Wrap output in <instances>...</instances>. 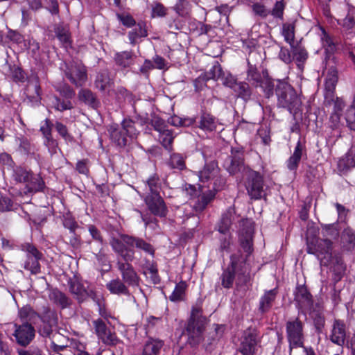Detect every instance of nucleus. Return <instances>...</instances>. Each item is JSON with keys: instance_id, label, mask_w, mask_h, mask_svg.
Here are the masks:
<instances>
[{"instance_id": "obj_41", "label": "nucleus", "mask_w": 355, "mask_h": 355, "mask_svg": "<svg viewBox=\"0 0 355 355\" xmlns=\"http://www.w3.org/2000/svg\"><path fill=\"white\" fill-rule=\"evenodd\" d=\"M55 33L58 39L64 46L70 44L69 28L67 26L58 25L55 28Z\"/></svg>"}, {"instance_id": "obj_37", "label": "nucleus", "mask_w": 355, "mask_h": 355, "mask_svg": "<svg viewBox=\"0 0 355 355\" xmlns=\"http://www.w3.org/2000/svg\"><path fill=\"white\" fill-rule=\"evenodd\" d=\"M121 128L127 137L130 139L137 138L139 134V130L136 127V123L132 119H125L121 123Z\"/></svg>"}, {"instance_id": "obj_36", "label": "nucleus", "mask_w": 355, "mask_h": 355, "mask_svg": "<svg viewBox=\"0 0 355 355\" xmlns=\"http://www.w3.org/2000/svg\"><path fill=\"white\" fill-rule=\"evenodd\" d=\"M70 291L79 302L84 301L89 295L87 291L78 281H73L70 283Z\"/></svg>"}, {"instance_id": "obj_35", "label": "nucleus", "mask_w": 355, "mask_h": 355, "mask_svg": "<svg viewBox=\"0 0 355 355\" xmlns=\"http://www.w3.org/2000/svg\"><path fill=\"white\" fill-rule=\"evenodd\" d=\"M234 213L232 210H228L224 213L221 217V219L218 223V231L222 234H226L228 232L232 221L234 220Z\"/></svg>"}, {"instance_id": "obj_43", "label": "nucleus", "mask_w": 355, "mask_h": 355, "mask_svg": "<svg viewBox=\"0 0 355 355\" xmlns=\"http://www.w3.org/2000/svg\"><path fill=\"white\" fill-rule=\"evenodd\" d=\"M324 105L325 107L330 109L332 107L331 112L340 113L345 106V102L340 98L335 97L334 94L332 95V101L327 102V99L324 98Z\"/></svg>"}, {"instance_id": "obj_52", "label": "nucleus", "mask_w": 355, "mask_h": 355, "mask_svg": "<svg viewBox=\"0 0 355 355\" xmlns=\"http://www.w3.org/2000/svg\"><path fill=\"white\" fill-rule=\"evenodd\" d=\"M32 173L24 168H17L15 171L14 178L17 182L25 183L26 184L29 181Z\"/></svg>"}, {"instance_id": "obj_64", "label": "nucleus", "mask_w": 355, "mask_h": 355, "mask_svg": "<svg viewBox=\"0 0 355 355\" xmlns=\"http://www.w3.org/2000/svg\"><path fill=\"white\" fill-rule=\"evenodd\" d=\"M88 230L94 240H95L101 243H103V239L101 235V233L100 230L96 227H95L93 225H89L88 226Z\"/></svg>"}, {"instance_id": "obj_62", "label": "nucleus", "mask_w": 355, "mask_h": 355, "mask_svg": "<svg viewBox=\"0 0 355 355\" xmlns=\"http://www.w3.org/2000/svg\"><path fill=\"white\" fill-rule=\"evenodd\" d=\"M308 58V53L304 48L298 47L293 50V58L297 62H304Z\"/></svg>"}, {"instance_id": "obj_58", "label": "nucleus", "mask_w": 355, "mask_h": 355, "mask_svg": "<svg viewBox=\"0 0 355 355\" xmlns=\"http://www.w3.org/2000/svg\"><path fill=\"white\" fill-rule=\"evenodd\" d=\"M252 10L256 15L266 18L270 12L266 7L261 3H255L252 6Z\"/></svg>"}, {"instance_id": "obj_46", "label": "nucleus", "mask_w": 355, "mask_h": 355, "mask_svg": "<svg viewBox=\"0 0 355 355\" xmlns=\"http://www.w3.org/2000/svg\"><path fill=\"white\" fill-rule=\"evenodd\" d=\"M187 288V284L184 282H181L178 284L169 297L170 300L173 302H180L184 300L185 291Z\"/></svg>"}, {"instance_id": "obj_5", "label": "nucleus", "mask_w": 355, "mask_h": 355, "mask_svg": "<svg viewBox=\"0 0 355 355\" xmlns=\"http://www.w3.org/2000/svg\"><path fill=\"white\" fill-rule=\"evenodd\" d=\"M276 96L279 107L286 109L293 114L297 113L302 101L290 84L284 80H277Z\"/></svg>"}, {"instance_id": "obj_57", "label": "nucleus", "mask_w": 355, "mask_h": 355, "mask_svg": "<svg viewBox=\"0 0 355 355\" xmlns=\"http://www.w3.org/2000/svg\"><path fill=\"white\" fill-rule=\"evenodd\" d=\"M321 40L324 47L327 48V51H332L335 48V45L331 37L325 31L324 28H321Z\"/></svg>"}, {"instance_id": "obj_19", "label": "nucleus", "mask_w": 355, "mask_h": 355, "mask_svg": "<svg viewBox=\"0 0 355 355\" xmlns=\"http://www.w3.org/2000/svg\"><path fill=\"white\" fill-rule=\"evenodd\" d=\"M144 200L148 209L153 215L159 217L166 216L168 209L159 194L146 195Z\"/></svg>"}, {"instance_id": "obj_16", "label": "nucleus", "mask_w": 355, "mask_h": 355, "mask_svg": "<svg viewBox=\"0 0 355 355\" xmlns=\"http://www.w3.org/2000/svg\"><path fill=\"white\" fill-rule=\"evenodd\" d=\"M13 336L17 343L22 347L28 345L35 336V330L29 322H25L21 324H15Z\"/></svg>"}, {"instance_id": "obj_33", "label": "nucleus", "mask_w": 355, "mask_h": 355, "mask_svg": "<svg viewBox=\"0 0 355 355\" xmlns=\"http://www.w3.org/2000/svg\"><path fill=\"white\" fill-rule=\"evenodd\" d=\"M79 99L92 108H97L100 102L96 95L89 89H81L78 93Z\"/></svg>"}, {"instance_id": "obj_34", "label": "nucleus", "mask_w": 355, "mask_h": 355, "mask_svg": "<svg viewBox=\"0 0 355 355\" xmlns=\"http://www.w3.org/2000/svg\"><path fill=\"white\" fill-rule=\"evenodd\" d=\"M29 181L26 184V189L29 193L41 191L44 187V182L38 175L31 174Z\"/></svg>"}, {"instance_id": "obj_63", "label": "nucleus", "mask_w": 355, "mask_h": 355, "mask_svg": "<svg viewBox=\"0 0 355 355\" xmlns=\"http://www.w3.org/2000/svg\"><path fill=\"white\" fill-rule=\"evenodd\" d=\"M13 209V202L8 197L0 198V211H9Z\"/></svg>"}, {"instance_id": "obj_42", "label": "nucleus", "mask_w": 355, "mask_h": 355, "mask_svg": "<svg viewBox=\"0 0 355 355\" xmlns=\"http://www.w3.org/2000/svg\"><path fill=\"white\" fill-rule=\"evenodd\" d=\"M161 183L159 177L157 175H153L150 177L146 184V195H155L159 194Z\"/></svg>"}, {"instance_id": "obj_1", "label": "nucleus", "mask_w": 355, "mask_h": 355, "mask_svg": "<svg viewBox=\"0 0 355 355\" xmlns=\"http://www.w3.org/2000/svg\"><path fill=\"white\" fill-rule=\"evenodd\" d=\"M242 225L241 248L232 254L230 264L220 276L221 284L226 288H231L234 280L239 286L245 285L250 281L249 258L253 252L254 228L252 223L248 220H243Z\"/></svg>"}, {"instance_id": "obj_26", "label": "nucleus", "mask_w": 355, "mask_h": 355, "mask_svg": "<svg viewBox=\"0 0 355 355\" xmlns=\"http://www.w3.org/2000/svg\"><path fill=\"white\" fill-rule=\"evenodd\" d=\"M111 140L119 147H125L128 142V139L121 127L116 125H112L108 128Z\"/></svg>"}, {"instance_id": "obj_39", "label": "nucleus", "mask_w": 355, "mask_h": 355, "mask_svg": "<svg viewBox=\"0 0 355 355\" xmlns=\"http://www.w3.org/2000/svg\"><path fill=\"white\" fill-rule=\"evenodd\" d=\"M276 81L270 78L264 77L258 85L262 89L266 98H269L273 96L274 90L276 91Z\"/></svg>"}, {"instance_id": "obj_60", "label": "nucleus", "mask_w": 355, "mask_h": 355, "mask_svg": "<svg viewBox=\"0 0 355 355\" xmlns=\"http://www.w3.org/2000/svg\"><path fill=\"white\" fill-rule=\"evenodd\" d=\"M95 257L98 263L103 267L106 268L105 270L110 269L111 266L109 263L107 255L103 252V248L100 250L98 253L95 254Z\"/></svg>"}, {"instance_id": "obj_21", "label": "nucleus", "mask_w": 355, "mask_h": 355, "mask_svg": "<svg viewBox=\"0 0 355 355\" xmlns=\"http://www.w3.org/2000/svg\"><path fill=\"white\" fill-rule=\"evenodd\" d=\"M346 336L347 329L345 322L340 320H336L329 336L331 341L339 346H343L345 344Z\"/></svg>"}, {"instance_id": "obj_9", "label": "nucleus", "mask_w": 355, "mask_h": 355, "mask_svg": "<svg viewBox=\"0 0 355 355\" xmlns=\"http://www.w3.org/2000/svg\"><path fill=\"white\" fill-rule=\"evenodd\" d=\"M186 191L191 198H195L193 205L195 211L201 212L214 200L216 193L218 191H215L213 189H208L206 191H203L202 188L200 187L197 189L195 186L189 184L188 187H186Z\"/></svg>"}, {"instance_id": "obj_4", "label": "nucleus", "mask_w": 355, "mask_h": 355, "mask_svg": "<svg viewBox=\"0 0 355 355\" xmlns=\"http://www.w3.org/2000/svg\"><path fill=\"white\" fill-rule=\"evenodd\" d=\"M206 324L207 318L202 314V308L193 306L184 330V334L187 336V343L191 346H198L203 340Z\"/></svg>"}, {"instance_id": "obj_48", "label": "nucleus", "mask_w": 355, "mask_h": 355, "mask_svg": "<svg viewBox=\"0 0 355 355\" xmlns=\"http://www.w3.org/2000/svg\"><path fill=\"white\" fill-rule=\"evenodd\" d=\"M345 119L349 128L355 130V94L352 104L346 112Z\"/></svg>"}, {"instance_id": "obj_61", "label": "nucleus", "mask_w": 355, "mask_h": 355, "mask_svg": "<svg viewBox=\"0 0 355 355\" xmlns=\"http://www.w3.org/2000/svg\"><path fill=\"white\" fill-rule=\"evenodd\" d=\"M285 8V5L283 1H277L272 10L270 12L274 17L277 18H282L284 10Z\"/></svg>"}, {"instance_id": "obj_23", "label": "nucleus", "mask_w": 355, "mask_h": 355, "mask_svg": "<svg viewBox=\"0 0 355 355\" xmlns=\"http://www.w3.org/2000/svg\"><path fill=\"white\" fill-rule=\"evenodd\" d=\"M222 74H223V71L222 69L221 66L216 63L212 66V67L209 69V71L201 74L198 78H197L194 80V85L196 87V90H199L198 85L205 84V83L211 79H220L222 77Z\"/></svg>"}, {"instance_id": "obj_20", "label": "nucleus", "mask_w": 355, "mask_h": 355, "mask_svg": "<svg viewBox=\"0 0 355 355\" xmlns=\"http://www.w3.org/2000/svg\"><path fill=\"white\" fill-rule=\"evenodd\" d=\"M338 80L337 69L334 67H329L327 69V74L324 80V96L327 102L332 101V95L335 94V89Z\"/></svg>"}, {"instance_id": "obj_53", "label": "nucleus", "mask_w": 355, "mask_h": 355, "mask_svg": "<svg viewBox=\"0 0 355 355\" xmlns=\"http://www.w3.org/2000/svg\"><path fill=\"white\" fill-rule=\"evenodd\" d=\"M282 34L286 42L292 45L295 38L294 26L291 24H284Z\"/></svg>"}, {"instance_id": "obj_49", "label": "nucleus", "mask_w": 355, "mask_h": 355, "mask_svg": "<svg viewBox=\"0 0 355 355\" xmlns=\"http://www.w3.org/2000/svg\"><path fill=\"white\" fill-rule=\"evenodd\" d=\"M152 17H164L166 15L168 9L159 2H153L151 4Z\"/></svg>"}, {"instance_id": "obj_15", "label": "nucleus", "mask_w": 355, "mask_h": 355, "mask_svg": "<svg viewBox=\"0 0 355 355\" xmlns=\"http://www.w3.org/2000/svg\"><path fill=\"white\" fill-rule=\"evenodd\" d=\"M225 166L231 175L241 173L243 176L247 173V170L250 168L243 163V151L239 148H232L231 156L225 161Z\"/></svg>"}, {"instance_id": "obj_47", "label": "nucleus", "mask_w": 355, "mask_h": 355, "mask_svg": "<svg viewBox=\"0 0 355 355\" xmlns=\"http://www.w3.org/2000/svg\"><path fill=\"white\" fill-rule=\"evenodd\" d=\"M174 137L169 130H164L160 134L159 139L164 148L168 150H172V144Z\"/></svg>"}, {"instance_id": "obj_45", "label": "nucleus", "mask_w": 355, "mask_h": 355, "mask_svg": "<svg viewBox=\"0 0 355 355\" xmlns=\"http://www.w3.org/2000/svg\"><path fill=\"white\" fill-rule=\"evenodd\" d=\"M19 316L21 320L26 322H34L35 319L38 318L39 313H36L30 306H25L19 311Z\"/></svg>"}, {"instance_id": "obj_40", "label": "nucleus", "mask_w": 355, "mask_h": 355, "mask_svg": "<svg viewBox=\"0 0 355 355\" xmlns=\"http://www.w3.org/2000/svg\"><path fill=\"white\" fill-rule=\"evenodd\" d=\"M115 62L117 65L126 68L133 63L132 53L131 51H123L115 55Z\"/></svg>"}, {"instance_id": "obj_12", "label": "nucleus", "mask_w": 355, "mask_h": 355, "mask_svg": "<svg viewBox=\"0 0 355 355\" xmlns=\"http://www.w3.org/2000/svg\"><path fill=\"white\" fill-rule=\"evenodd\" d=\"M65 75L76 87L83 86L87 80V70L80 61H73L67 65Z\"/></svg>"}, {"instance_id": "obj_3", "label": "nucleus", "mask_w": 355, "mask_h": 355, "mask_svg": "<svg viewBox=\"0 0 355 355\" xmlns=\"http://www.w3.org/2000/svg\"><path fill=\"white\" fill-rule=\"evenodd\" d=\"M120 246L119 243H114L112 245V250L118 256L116 264L122 281L128 286H137L140 279L131 264L133 261V253L130 250H123Z\"/></svg>"}, {"instance_id": "obj_28", "label": "nucleus", "mask_w": 355, "mask_h": 355, "mask_svg": "<svg viewBox=\"0 0 355 355\" xmlns=\"http://www.w3.org/2000/svg\"><path fill=\"white\" fill-rule=\"evenodd\" d=\"M107 289L114 295H130L129 290L125 284L119 278L114 279L109 282L106 284Z\"/></svg>"}, {"instance_id": "obj_24", "label": "nucleus", "mask_w": 355, "mask_h": 355, "mask_svg": "<svg viewBox=\"0 0 355 355\" xmlns=\"http://www.w3.org/2000/svg\"><path fill=\"white\" fill-rule=\"evenodd\" d=\"M304 155H306V148L304 145L299 140L295 147L293 153L286 161L288 169L291 171H296Z\"/></svg>"}, {"instance_id": "obj_13", "label": "nucleus", "mask_w": 355, "mask_h": 355, "mask_svg": "<svg viewBox=\"0 0 355 355\" xmlns=\"http://www.w3.org/2000/svg\"><path fill=\"white\" fill-rule=\"evenodd\" d=\"M261 340L256 329H248L244 331L240 344V352L243 355H255Z\"/></svg>"}, {"instance_id": "obj_22", "label": "nucleus", "mask_w": 355, "mask_h": 355, "mask_svg": "<svg viewBox=\"0 0 355 355\" xmlns=\"http://www.w3.org/2000/svg\"><path fill=\"white\" fill-rule=\"evenodd\" d=\"M196 123L199 128L205 132L215 131L219 124L218 120L207 112H202Z\"/></svg>"}, {"instance_id": "obj_50", "label": "nucleus", "mask_w": 355, "mask_h": 355, "mask_svg": "<svg viewBox=\"0 0 355 355\" xmlns=\"http://www.w3.org/2000/svg\"><path fill=\"white\" fill-rule=\"evenodd\" d=\"M53 107L58 111L63 112L64 110L73 108V105L70 101L61 100L58 97H55L52 101Z\"/></svg>"}, {"instance_id": "obj_27", "label": "nucleus", "mask_w": 355, "mask_h": 355, "mask_svg": "<svg viewBox=\"0 0 355 355\" xmlns=\"http://www.w3.org/2000/svg\"><path fill=\"white\" fill-rule=\"evenodd\" d=\"M340 241L344 250H352L355 245V231L349 227H346L341 234Z\"/></svg>"}, {"instance_id": "obj_2", "label": "nucleus", "mask_w": 355, "mask_h": 355, "mask_svg": "<svg viewBox=\"0 0 355 355\" xmlns=\"http://www.w3.org/2000/svg\"><path fill=\"white\" fill-rule=\"evenodd\" d=\"M320 234L321 237L307 239V252L316 255L323 266H329L334 270H343L341 256L333 251V241L337 240L340 234L338 225H324L322 227Z\"/></svg>"}, {"instance_id": "obj_51", "label": "nucleus", "mask_w": 355, "mask_h": 355, "mask_svg": "<svg viewBox=\"0 0 355 355\" xmlns=\"http://www.w3.org/2000/svg\"><path fill=\"white\" fill-rule=\"evenodd\" d=\"M263 79L256 67L252 65L249 66L248 70V80L249 81H252L253 84H255L256 87H258Z\"/></svg>"}, {"instance_id": "obj_55", "label": "nucleus", "mask_w": 355, "mask_h": 355, "mask_svg": "<svg viewBox=\"0 0 355 355\" xmlns=\"http://www.w3.org/2000/svg\"><path fill=\"white\" fill-rule=\"evenodd\" d=\"M220 79L223 82V84L225 86L230 87L232 89L235 88L236 85L239 83L237 82L236 78L233 75H232L230 73H225L224 71L223 74H222V77L220 78Z\"/></svg>"}, {"instance_id": "obj_32", "label": "nucleus", "mask_w": 355, "mask_h": 355, "mask_svg": "<svg viewBox=\"0 0 355 355\" xmlns=\"http://www.w3.org/2000/svg\"><path fill=\"white\" fill-rule=\"evenodd\" d=\"M148 35L146 26L144 23H138L135 28L128 33V38L131 44L135 45L138 40Z\"/></svg>"}, {"instance_id": "obj_25", "label": "nucleus", "mask_w": 355, "mask_h": 355, "mask_svg": "<svg viewBox=\"0 0 355 355\" xmlns=\"http://www.w3.org/2000/svg\"><path fill=\"white\" fill-rule=\"evenodd\" d=\"M277 294V289L266 291L261 296L259 304V311L261 313L268 312L272 306Z\"/></svg>"}, {"instance_id": "obj_31", "label": "nucleus", "mask_w": 355, "mask_h": 355, "mask_svg": "<svg viewBox=\"0 0 355 355\" xmlns=\"http://www.w3.org/2000/svg\"><path fill=\"white\" fill-rule=\"evenodd\" d=\"M186 155L173 153L167 161V165L171 169L182 171L186 168Z\"/></svg>"}, {"instance_id": "obj_10", "label": "nucleus", "mask_w": 355, "mask_h": 355, "mask_svg": "<svg viewBox=\"0 0 355 355\" xmlns=\"http://www.w3.org/2000/svg\"><path fill=\"white\" fill-rule=\"evenodd\" d=\"M243 177L246 178L245 187L250 198L255 200L261 199L265 195L262 175L250 168L247 170V173Z\"/></svg>"}, {"instance_id": "obj_29", "label": "nucleus", "mask_w": 355, "mask_h": 355, "mask_svg": "<svg viewBox=\"0 0 355 355\" xmlns=\"http://www.w3.org/2000/svg\"><path fill=\"white\" fill-rule=\"evenodd\" d=\"M113 84L109 73L104 70L99 72L96 77L95 87L101 92L109 90Z\"/></svg>"}, {"instance_id": "obj_6", "label": "nucleus", "mask_w": 355, "mask_h": 355, "mask_svg": "<svg viewBox=\"0 0 355 355\" xmlns=\"http://www.w3.org/2000/svg\"><path fill=\"white\" fill-rule=\"evenodd\" d=\"M200 182L202 184L200 187H207L209 189L219 191L225 184V180L220 175V168L217 163L211 162L205 165L198 172Z\"/></svg>"}, {"instance_id": "obj_59", "label": "nucleus", "mask_w": 355, "mask_h": 355, "mask_svg": "<svg viewBox=\"0 0 355 355\" xmlns=\"http://www.w3.org/2000/svg\"><path fill=\"white\" fill-rule=\"evenodd\" d=\"M338 24L346 30L352 29L355 26V18L352 14L348 13L343 19L338 21Z\"/></svg>"}, {"instance_id": "obj_7", "label": "nucleus", "mask_w": 355, "mask_h": 355, "mask_svg": "<svg viewBox=\"0 0 355 355\" xmlns=\"http://www.w3.org/2000/svg\"><path fill=\"white\" fill-rule=\"evenodd\" d=\"M116 242L119 243L123 250L132 251L133 253V259H135V254L134 248L138 250H142L152 256L155 254V249L153 246L140 237H136L128 234H121L119 238L112 237L110 240V245L112 248V245Z\"/></svg>"}, {"instance_id": "obj_14", "label": "nucleus", "mask_w": 355, "mask_h": 355, "mask_svg": "<svg viewBox=\"0 0 355 355\" xmlns=\"http://www.w3.org/2000/svg\"><path fill=\"white\" fill-rule=\"evenodd\" d=\"M42 324L39 329L40 334L44 337L50 336L53 329L57 327L58 318L57 313L49 307H44L42 311L39 313Z\"/></svg>"}, {"instance_id": "obj_8", "label": "nucleus", "mask_w": 355, "mask_h": 355, "mask_svg": "<svg viewBox=\"0 0 355 355\" xmlns=\"http://www.w3.org/2000/svg\"><path fill=\"white\" fill-rule=\"evenodd\" d=\"M286 332L290 352L293 348L304 347V324L298 317L286 322Z\"/></svg>"}, {"instance_id": "obj_38", "label": "nucleus", "mask_w": 355, "mask_h": 355, "mask_svg": "<svg viewBox=\"0 0 355 355\" xmlns=\"http://www.w3.org/2000/svg\"><path fill=\"white\" fill-rule=\"evenodd\" d=\"M49 298L62 309H65L70 304V300L58 290H53L49 295Z\"/></svg>"}, {"instance_id": "obj_17", "label": "nucleus", "mask_w": 355, "mask_h": 355, "mask_svg": "<svg viewBox=\"0 0 355 355\" xmlns=\"http://www.w3.org/2000/svg\"><path fill=\"white\" fill-rule=\"evenodd\" d=\"M295 301L299 309V313L306 315L311 312L313 306L312 295L304 285H298L295 291Z\"/></svg>"}, {"instance_id": "obj_30", "label": "nucleus", "mask_w": 355, "mask_h": 355, "mask_svg": "<svg viewBox=\"0 0 355 355\" xmlns=\"http://www.w3.org/2000/svg\"><path fill=\"white\" fill-rule=\"evenodd\" d=\"M163 346V340L150 338L144 347L143 355H159Z\"/></svg>"}, {"instance_id": "obj_44", "label": "nucleus", "mask_w": 355, "mask_h": 355, "mask_svg": "<svg viewBox=\"0 0 355 355\" xmlns=\"http://www.w3.org/2000/svg\"><path fill=\"white\" fill-rule=\"evenodd\" d=\"M233 90L239 97L245 101L250 99L252 94L249 85L245 82H239Z\"/></svg>"}, {"instance_id": "obj_11", "label": "nucleus", "mask_w": 355, "mask_h": 355, "mask_svg": "<svg viewBox=\"0 0 355 355\" xmlns=\"http://www.w3.org/2000/svg\"><path fill=\"white\" fill-rule=\"evenodd\" d=\"M20 248L26 253V259L24 261V268L30 271L32 275L40 273L41 266L39 261L42 259V254L35 245L30 243L21 244Z\"/></svg>"}, {"instance_id": "obj_18", "label": "nucleus", "mask_w": 355, "mask_h": 355, "mask_svg": "<svg viewBox=\"0 0 355 355\" xmlns=\"http://www.w3.org/2000/svg\"><path fill=\"white\" fill-rule=\"evenodd\" d=\"M92 323L95 333L103 343L114 346L120 343V340L117 338L116 334L112 331L101 319L95 320Z\"/></svg>"}, {"instance_id": "obj_54", "label": "nucleus", "mask_w": 355, "mask_h": 355, "mask_svg": "<svg viewBox=\"0 0 355 355\" xmlns=\"http://www.w3.org/2000/svg\"><path fill=\"white\" fill-rule=\"evenodd\" d=\"M311 316L313 319L315 327L318 332H321L324 326L325 319L323 314L320 311H313Z\"/></svg>"}, {"instance_id": "obj_56", "label": "nucleus", "mask_w": 355, "mask_h": 355, "mask_svg": "<svg viewBox=\"0 0 355 355\" xmlns=\"http://www.w3.org/2000/svg\"><path fill=\"white\" fill-rule=\"evenodd\" d=\"M63 225L65 228L69 230L71 233H74L78 225L77 222L69 214H66L63 217Z\"/></svg>"}]
</instances>
